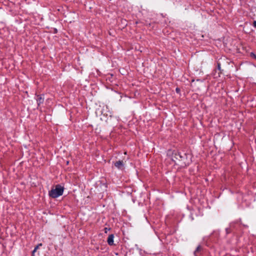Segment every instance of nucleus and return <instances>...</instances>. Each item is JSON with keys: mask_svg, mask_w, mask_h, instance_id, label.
I'll return each instance as SVG.
<instances>
[{"mask_svg": "<svg viewBox=\"0 0 256 256\" xmlns=\"http://www.w3.org/2000/svg\"><path fill=\"white\" fill-rule=\"evenodd\" d=\"M172 160L181 167L186 166L189 164V162L188 160V154L185 153L182 154L176 151L172 152Z\"/></svg>", "mask_w": 256, "mask_h": 256, "instance_id": "nucleus-1", "label": "nucleus"}, {"mask_svg": "<svg viewBox=\"0 0 256 256\" xmlns=\"http://www.w3.org/2000/svg\"><path fill=\"white\" fill-rule=\"evenodd\" d=\"M64 190V187L58 184L56 186L55 188H53L49 192V196L52 198H56L63 194Z\"/></svg>", "mask_w": 256, "mask_h": 256, "instance_id": "nucleus-2", "label": "nucleus"}, {"mask_svg": "<svg viewBox=\"0 0 256 256\" xmlns=\"http://www.w3.org/2000/svg\"><path fill=\"white\" fill-rule=\"evenodd\" d=\"M36 100L38 106H40L41 104L44 102V96L42 94L36 95Z\"/></svg>", "mask_w": 256, "mask_h": 256, "instance_id": "nucleus-3", "label": "nucleus"}, {"mask_svg": "<svg viewBox=\"0 0 256 256\" xmlns=\"http://www.w3.org/2000/svg\"><path fill=\"white\" fill-rule=\"evenodd\" d=\"M114 234H111L109 235V236L108 238L107 242L110 246H113L114 244Z\"/></svg>", "mask_w": 256, "mask_h": 256, "instance_id": "nucleus-4", "label": "nucleus"}, {"mask_svg": "<svg viewBox=\"0 0 256 256\" xmlns=\"http://www.w3.org/2000/svg\"><path fill=\"white\" fill-rule=\"evenodd\" d=\"M202 249V247L200 246H198L194 252V255L195 256H199L200 254Z\"/></svg>", "mask_w": 256, "mask_h": 256, "instance_id": "nucleus-5", "label": "nucleus"}, {"mask_svg": "<svg viewBox=\"0 0 256 256\" xmlns=\"http://www.w3.org/2000/svg\"><path fill=\"white\" fill-rule=\"evenodd\" d=\"M114 166L118 168H121L124 166V162L122 160H118L114 163Z\"/></svg>", "mask_w": 256, "mask_h": 256, "instance_id": "nucleus-6", "label": "nucleus"}, {"mask_svg": "<svg viewBox=\"0 0 256 256\" xmlns=\"http://www.w3.org/2000/svg\"><path fill=\"white\" fill-rule=\"evenodd\" d=\"M42 246V244H39L34 248V249H35V250H37L39 248V247Z\"/></svg>", "mask_w": 256, "mask_h": 256, "instance_id": "nucleus-7", "label": "nucleus"}, {"mask_svg": "<svg viewBox=\"0 0 256 256\" xmlns=\"http://www.w3.org/2000/svg\"><path fill=\"white\" fill-rule=\"evenodd\" d=\"M250 56L252 58H254L256 59V55L253 53V52H251L250 53Z\"/></svg>", "mask_w": 256, "mask_h": 256, "instance_id": "nucleus-8", "label": "nucleus"}, {"mask_svg": "<svg viewBox=\"0 0 256 256\" xmlns=\"http://www.w3.org/2000/svg\"><path fill=\"white\" fill-rule=\"evenodd\" d=\"M217 65H218V68L219 70H220V63H218Z\"/></svg>", "mask_w": 256, "mask_h": 256, "instance_id": "nucleus-9", "label": "nucleus"}, {"mask_svg": "<svg viewBox=\"0 0 256 256\" xmlns=\"http://www.w3.org/2000/svg\"><path fill=\"white\" fill-rule=\"evenodd\" d=\"M176 90L177 93H179L180 92V89L178 88H176Z\"/></svg>", "mask_w": 256, "mask_h": 256, "instance_id": "nucleus-10", "label": "nucleus"}, {"mask_svg": "<svg viewBox=\"0 0 256 256\" xmlns=\"http://www.w3.org/2000/svg\"><path fill=\"white\" fill-rule=\"evenodd\" d=\"M110 230V228H104L105 232L106 233L108 232V231L109 230Z\"/></svg>", "mask_w": 256, "mask_h": 256, "instance_id": "nucleus-11", "label": "nucleus"}, {"mask_svg": "<svg viewBox=\"0 0 256 256\" xmlns=\"http://www.w3.org/2000/svg\"><path fill=\"white\" fill-rule=\"evenodd\" d=\"M36 250H35V249H34L32 252V256H34V253L36 252Z\"/></svg>", "mask_w": 256, "mask_h": 256, "instance_id": "nucleus-12", "label": "nucleus"}, {"mask_svg": "<svg viewBox=\"0 0 256 256\" xmlns=\"http://www.w3.org/2000/svg\"><path fill=\"white\" fill-rule=\"evenodd\" d=\"M36 250H35V249H34L32 252V256H34V253L36 252Z\"/></svg>", "mask_w": 256, "mask_h": 256, "instance_id": "nucleus-13", "label": "nucleus"}, {"mask_svg": "<svg viewBox=\"0 0 256 256\" xmlns=\"http://www.w3.org/2000/svg\"><path fill=\"white\" fill-rule=\"evenodd\" d=\"M253 26L254 27L256 28V21H254L253 22Z\"/></svg>", "mask_w": 256, "mask_h": 256, "instance_id": "nucleus-14", "label": "nucleus"}, {"mask_svg": "<svg viewBox=\"0 0 256 256\" xmlns=\"http://www.w3.org/2000/svg\"><path fill=\"white\" fill-rule=\"evenodd\" d=\"M226 233H227V234H228V233H229V232H230V231H229L228 228H226Z\"/></svg>", "mask_w": 256, "mask_h": 256, "instance_id": "nucleus-15", "label": "nucleus"}]
</instances>
